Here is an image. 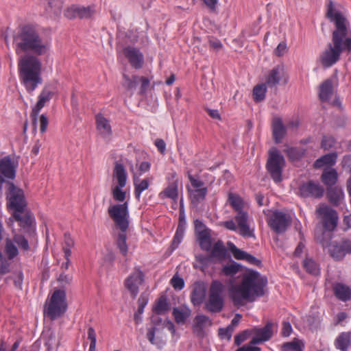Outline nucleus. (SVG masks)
<instances>
[{
    "mask_svg": "<svg viewBox=\"0 0 351 351\" xmlns=\"http://www.w3.org/2000/svg\"><path fill=\"white\" fill-rule=\"evenodd\" d=\"M13 43L17 54L32 53L22 56L18 62L20 80L27 91L31 93L43 83L42 63L37 56L48 53L50 49L49 43L43 39L34 26L25 25L20 27L14 35Z\"/></svg>",
    "mask_w": 351,
    "mask_h": 351,
    "instance_id": "obj_1",
    "label": "nucleus"
},
{
    "mask_svg": "<svg viewBox=\"0 0 351 351\" xmlns=\"http://www.w3.org/2000/svg\"><path fill=\"white\" fill-rule=\"evenodd\" d=\"M335 10L332 1H329L326 12L327 17L334 21L336 29L332 32V43L320 56V61L324 67H330L340 58L343 51H351V32L346 26V19L339 12Z\"/></svg>",
    "mask_w": 351,
    "mask_h": 351,
    "instance_id": "obj_2",
    "label": "nucleus"
},
{
    "mask_svg": "<svg viewBox=\"0 0 351 351\" xmlns=\"http://www.w3.org/2000/svg\"><path fill=\"white\" fill-rule=\"evenodd\" d=\"M267 278L258 271L250 270L242 278L241 282L230 289V298L235 306H241L264 295Z\"/></svg>",
    "mask_w": 351,
    "mask_h": 351,
    "instance_id": "obj_3",
    "label": "nucleus"
},
{
    "mask_svg": "<svg viewBox=\"0 0 351 351\" xmlns=\"http://www.w3.org/2000/svg\"><path fill=\"white\" fill-rule=\"evenodd\" d=\"M316 215L324 230L315 232L316 240L325 247L332 239V232L338 224V215L336 210L326 204H320L316 208Z\"/></svg>",
    "mask_w": 351,
    "mask_h": 351,
    "instance_id": "obj_4",
    "label": "nucleus"
},
{
    "mask_svg": "<svg viewBox=\"0 0 351 351\" xmlns=\"http://www.w3.org/2000/svg\"><path fill=\"white\" fill-rule=\"evenodd\" d=\"M228 202L234 210L237 212L234 217L239 226V233L244 238H255L254 230L248 223V214L243 211L244 202L241 197L236 194L228 195Z\"/></svg>",
    "mask_w": 351,
    "mask_h": 351,
    "instance_id": "obj_5",
    "label": "nucleus"
},
{
    "mask_svg": "<svg viewBox=\"0 0 351 351\" xmlns=\"http://www.w3.org/2000/svg\"><path fill=\"white\" fill-rule=\"evenodd\" d=\"M66 292L63 289H55L49 304L44 309V315L53 320L62 316L66 311Z\"/></svg>",
    "mask_w": 351,
    "mask_h": 351,
    "instance_id": "obj_6",
    "label": "nucleus"
},
{
    "mask_svg": "<svg viewBox=\"0 0 351 351\" xmlns=\"http://www.w3.org/2000/svg\"><path fill=\"white\" fill-rule=\"evenodd\" d=\"M224 285L218 280L212 282L209 292L208 298L205 303V309L210 313H219L223 310L224 306Z\"/></svg>",
    "mask_w": 351,
    "mask_h": 351,
    "instance_id": "obj_7",
    "label": "nucleus"
},
{
    "mask_svg": "<svg viewBox=\"0 0 351 351\" xmlns=\"http://www.w3.org/2000/svg\"><path fill=\"white\" fill-rule=\"evenodd\" d=\"M284 156L276 147H272L268 152L266 169L273 180L278 183L282 180V172L284 166Z\"/></svg>",
    "mask_w": 351,
    "mask_h": 351,
    "instance_id": "obj_8",
    "label": "nucleus"
},
{
    "mask_svg": "<svg viewBox=\"0 0 351 351\" xmlns=\"http://www.w3.org/2000/svg\"><path fill=\"white\" fill-rule=\"evenodd\" d=\"M5 188L8 208L14 212H25L27 202L23 191L14 183H7Z\"/></svg>",
    "mask_w": 351,
    "mask_h": 351,
    "instance_id": "obj_9",
    "label": "nucleus"
},
{
    "mask_svg": "<svg viewBox=\"0 0 351 351\" xmlns=\"http://www.w3.org/2000/svg\"><path fill=\"white\" fill-rule=\"evenodd\" d=\"M18 163V160L11 156H4L0 160V195H2L3 188L7 186V183H13Z\"/></svg>",
    "mask_w": 351,
    "mask_h": 351,
    "instance_id": "obj_10",
    "label": "nucleus"
},
{
    "mask_svg": "<svg viewBox=\"0 0 351 351\" xmlns=\"http://www.w3.org/2000/svg\"><path fill=\"white\" fill-rule=\"evenodd\" d=\"M110 218L121 232H126L129 227V212L127 202L110 206L108 209Z\"/></svg>",
    "mask_w": 351,
    "mask_h": 351,
    "instance_id": "obj_11",
    "label": "nucleus"
},
{
    "mask_svg": "<svg viewBox=\"0 0 351 351\" xmlns=\"http://www.w3.org/2000/svg\"><path fill=\"white\" fill-rule=\"evenodd\" d=\"M113 175L117 178L118 184L112 189V197L116 201L123 202L126 194L121 189L126 185L127 173L124 166L117 161L114 163Z\"/></svg>",
    "mask_w": 351,
    "mask_h": 351,
    "instance_id": "obj_12",
    "label": "nucleus"
},
{
    "mask_svg": "<svg viewBox=\"0 0 351 351\" xmlns=\"http://www.w3.org/2000/svg\"><path fill=\"white\" fill-rule=\"evenodd\" d=\"M188 178L193 187L192 189L188 190L191 203L195 206H197L206 199L208 189L204 186L203 181L195 178L190 173H188Z\"/></svg>",
    "mask_w": 351,
    "mask_h": 351,
    "instance_id": "obj_13",
    "label": "nucleus"
},
{
    "mask_svg": "<svg viewBox=\"0 0 351 351\" xmlns=\"http://www.w3.org/2000/svg\"><path fill=\"white\" fill-rule=\"evenodd\" d=\"M269 227L277 234L285 232V213L278 210H264Z\"/></svg>",
    "mask_w": 351,
    "mask_h": 351,
    "instance_id": "obj_14",
    "label": "nucleus"
},
{
    "mask_svg": "<svg viewBox=\"0 0 351 351\" xmlns=\"http://www.w3.org/2000/svg\"><path fill=\"white\" fill-rule=\"evenodd\" d=\"M14 217L16 221L19 223L23 232L29 235L35 232V226L34 224V219L29 211L27 212H14Z\"/></svg>",
    "mask_w": 351,
    "mask_h": 351,
    "instance_id": "obj_15",
    "label": "nucleus"
},
{
    "mask_svg": "<svg viewBox=\"0 0 351 351\" xmlns=\"http://www.w3.org/2000/svg\"><path fill=\"white\" fill-rule=\"evenodd\" d=\"M144 280V274L138 268L135 269L134 272L130 274L125 282L126 289L130 292L131 296L135 298L138 293V287Z\"/></svg>",
    "mask_w": 351,
    "mask_h": 351,
    "instance_id": "obj_16",
    "label": "nucleus"
},
{
    "mask_svg": "<svg viewBox=\"0 0 351 351\" xmlns=\"http://www.w3.org/2000/svg\"><path fill=\"white\" fill-rule=\"evenodd\" d=\"M327 247H330L329 252L330 256L337 260L343 258L347 254L351 253V241L343 239L339 243H334L330 245V242Z\"/></svg>",
    "mask_w": 351,
    "mask_h": 351,
    "instance_id": "obj_17",
    "label": "nucleus"
},
{
    "mask_svg": "<svg viewBox=\"0 0 351 351\" xmlns=\"http://www.w3.org/2000/svg\"><path fill=\"white\" fill-rule=\"evenodd\" d=\"M273 326L274 324L272 322H267L263 328H254L252 332L254 333L255 336L250 341V344H259L269 340L273 335Z\"/></svg>",
    "mask_w": 351,
    "mask_h": 351,
    "instance_id": "obj_18",
    "label": "nucleus"
},
{
    "mask_svg": "<svg viewBox=\"0 0 351 351\" xmlns=\"http://www.w3.org/2000/svg\"><path fill=\"white\" fill-rule=\"evenodd\" d=\"M53 92L44 88L38 96V100L36 106L33 108L31 112V117L32 118V123L36 126L37 122V117L39 114L40 110L45 106V104L49 101L53 96Z\"/></svg>",
    "mask_w": 351,
    "mask_h": 351,
    "instance_id": "obj_19",
    "label": "nucleus"
},
{
    "mask_svg": "<svg viewBox=\"0 0 351 351\" xmlns=\"http://www.w3.org/2000/svg\"><path fill=\"white\" fill-rule=\"evenodd\" d=\"M123 54L130 64L135 69H141L144 62L143 53L136 48L127 47L123 49Z\"/></svg>",
    "mask_w": 351,
    "mask_h": 351,
    "instance_id": "obj_20",
    "label": "nucleus"
},
{
    "mask_svg": "<svg viewBox=\"0 0 351 351\" xmlns=\"http://www.w3.org/2000/svg\"><path fill=\"white\" fill-rule=\"evenodd\" d=\"M324 192L323 187L313 181H309L300 187V193L303 197L319 198L323 196Z\"/></svg>",
    "mask_w": 351,
    "mask_h": 351,
    "instance_id": "obj_21",
    "label": "nucleus"
},
{
    "mask_svg": "<svg viewBox=\"0 0 351 351\" xmlns=\"http://www.w3.org/2000/svg\"><path fill=\"white\" fill-rule=\"evenodd\" d=\"M95 12L93 6H72L66 11L69 18L89 19Z\"/></svg>",
    "mask_w": 351,
    "mask_h": 351,
    "instance_id": "obj_22",
    "label": "nucleus"
},
{
    "mask_svg": "<svg viewBox=\"0 0 351 351\" xmlns=\"http://www.w3.org/2000/svg\"><path fill=\"white\" fill-rule=\"evenodd\" d=\"M212 324V320L209 317L203 314H199L194 317L192 330L196 336L202 338L204 336V328L206 326H210Z\"/></svg>",
    "mask_w": 351,
    "mask_h": 351,
    "instance_id": "obj_23",
    "label": "nucleus"
},
{
    "mask_svg": "<svg viewBox=\"0 0 351 351\" xmlns=\"http://www.w3.org/2000/svg\"><path fill=\"white\" fill-rule=\"evenodd\" d=\"M271 129L274 143L276 144L281 143L285 135V126L280 117H274L272 119Z\"/></svg>",
    "mask_w": 351,
    "mask_h": 351,
    "instance_id": "obj_24",
    "label": "nucleus"
},
{
    "mask_svg": "<svg viewBox=\"0 0 351 351\" xmlns=\"http://www.w3.org/2000/svg\"><path fill=\"white\" fill-rule=\"evenodd\" d=\"M206 296V287L204 282H196L193 285L191 301L193 305L201 304Z\"/></svg>",
    "mask_w": 351,
    "mask_h": 351,
    "instance_id": "obj_25",
    "label": "nucleus"
},
{
    "mask_svg": "<svg viewBox=\"0 0 351 351\" xmlns=\"http://www.w3.org/2000/svg\"><path fill=\"white\" fill-rule=\"evenodd\" d=\"M284 65L278 64L274 67L266 77L265 84L269 87H274L279 84L281 77L284 75Z\"/></svg>",
    "mask_w": 351,
    "mask_h": 351,
    "instance_id": "obj_26",
    "label": "nucleus"
},
{
    "mask_svg": "<svg viewBox=\"0 0 351 351\" xmlns=\"http://www.w3.org/2000/svg\"><path fill=\"white\" fill-rule=\"evenodd\" d=\"M332 287L335 295L339 300L347 302L351 299V289L348 286L341 282H335Z\"/></svg>",
    "mask_w": 351,
    "mask_h": 351,
    "instance_id": "obj_27",
    "label": "nucleus"
},
{
    "mask_svg": "<svg viewBox=\"0 0 351 351\" xmlns=\"http://www.w3.org/2000/svg\"><path fill=\"white\" fill-rule=\"evenodd\" d=\"M334 93L332 82L328 79L325 80L319 86V97L322 101H328Z\"/></svg>",
    "mask_w": 351,
    "mask_h": 351,
    "instance_id": "obj_28",
    "label": "nucleus"
},
{
    "mask_svg": "<svg viewBox=\"0 0 351 351\" xmlns=\"http://www.w3.org/2000/svg\"><path fill=\"white\" fill-rule=\"evenodd\" d=\"M335 346L337 349L341 351H348L351 346V332H343L339 335L335 341Z\"/></svg>",
    "mask_w": 351,
    "mask_h": 351,
    "instance_id": "obj_29",
    "label": "nucleus"
},
{
    "mask_svg": "<svg viewBox=\"0 0 351 351\" xmlns=\"http://www.w3.org/2000/svg\"><path fill=\"white\" fill-rule=\"evenodd\" d=\"M337 158V154L336 152H332L327 154H325L320 157L319 158L317 159L313 166L315 168H321L324 167V165H333L335 164Z\"/></svg>",
    "mask_w": 351,
    "mask_h": 351,
    "instance_id": "obj_30",
    "label": "nucleus"
},
{
    "mask_svg": "<svg viewBox=\"0 0 351 351\" xmlns=\"http://www.w3.org/2000/svg\"><path fill=\"white\" fill-rule=\"evenodd\" d=\"M96 123L97 129L102 135H110L112 134L109 121L102 114H98L96 116Z\"/></svg>",
    "mask_w": 351,
    "mask_h": 351,
    "instance_id": "obj_31",
    "label": "nucleus"
},
{
    "mask_svg": "<svg viewBox=\"0 0 351 351\" xmlns=\"http://www.w3.org/2000/svg\"><path fill=\"white\" fill-rule=\"evenodd\" d=\"M337 172L335 169H325L322 174L321 180L326 186L334 185L337 180Z\"/></svg>",
    "mask_w": 351,
    "mask_h": 351,
    "instance_id": "obj_32",
    "label": "nucleus"
},
{
    "mask_svg": "<svg viewBox=\"0 0 351 351\" xmlns=\"http://www.w3.org/2000/svg\"><path fill=\"white\" fill-rule=\"evenodd\" d=\"M172 314L177 324H184L186 319L190 317L191 311L188 308L175 307L173 309Z\"/></svg>",
    "mask_w": 351,
    "mask_h": 351,
    "instance_id": "obj_33",
    "label": "nucleus"
},
{
    "mask_svg": "<svg viewBox=\"0 0 351 351\" xmlns=\"http://www.w3.org/2000/svg\"><path fill=\"white\" fill-rule=\"evenodd\" d=\"M169 309V305L165 295H161L155 302L153 311L157 315H163Z\"/></svg>",
    "mask_w": 351,
    "mask_h": 351,
    "instance_id": "obj_34",
    "label": "nucleus"
},
{
    "mask_svg": "<svg viewBox=\"0 0 351 351\" xmlns=\"http://www.w3.org/2000/svg\"><path fill=\"white\" fill-rule=\"evenodd\" d=\"M267 86L265 83L258 84L253 88L252 98L255 102H261L265 99Z\"/></svg>",
    "mask_w": 351,
    "mask_h": 351,
    "instance_id": "obj_35",
    "label": "nucleus"
},
{
    "mask_svg": "<svg viewBox=\"0 0 351 351\" xmlns=\"http://www.w3.org/2000/svg\"><path fill=\"white\" fill-rule=\"evenodd\" d=\"M200 235L196 237L200 248L202 250L210 252L212 248V239L210 232L207 233L200 232Z\"/></svg>",
    "mask_w": 351,
    "mask_h": 351,
    "instance_id": "obj_36",
    "label": "nucleus"
},
{
    "mask_svg": "<svg viewBox=\"0 0 351 351\" xmlns=\"http://www.w3.org/2000/svg\"><path fill=\"white\" fill-rule=\"evenodd\" d=\"M125 232H126L121 231V232L118 234L116 239V245L119 250L120 253L124 256L128 254V246L126 242L127 236Z\"/></svg>",
    "mask_w": 351,
    "mask_h": 351,
    "instance_id": "obj_37",
    "label": "nucleus"
},
{
    "mask_svg": "<svg viewBox=\"0 0 351 351\" xmlns=\"http://www.w3.org/2000/svg\"><path fill=\"white\" fill-rule=\"evenodd\" d=\"M211 256L218 258H223L226 255V248L222 241L219 240L213 245L210 250Z\"/></svg>",
    "mask_w": 351,
    "mask_h": 351,
    "instance_id": "obj_38",
    "label": "nucleus"
},
{
    "mask_svg": "<svg viewBox=\"0 0 351 351\" xmlns=\"http://www.w3.org/2000/svg\"><path fill=\"white\" fill-rule=\"evenodd\" d=\"M303 267L311 275L318 276L320 273L319 265L312 258H305L303 261Z\"/></svg>",
    "mask_w": 351,
    "mask_h": 351,
    "instance_id": "obj_39",
    "label": "nucleus"
},
{
    "mask_svg": "<svg viewBox=\"0 0 351 351\" xmlns=\"http://www.w3.org/2000/svg\"><path fill=\"white\" fill-rule=\"evenodd\" d=\"M134 195L136 199H139L141 193L146 190L149 186V182L147 179H144L141 181L139 180L136 176H134Z\"/></svg>",
    "mask_w": 351,
    "mask_h": 351,
    "instance_id": "obj_40",
    "label": "nucleus"
},
{
    "mask_svg": "<svg viewBox=\"0 0 351 351\" xmlns=\"http://www.w3.org/2000/svg\"><path fill=\"white\" fill-rule=\"evenodd\" d=\"M4 250L9 260L13 259L19 254L18 248L14 244L13 239H10L8 238L5 239Z\"/></svg>",
    "mask_w": 351,
    "mask_h": 351,
    "instance_id": "obj_41",
    "label": "nucleus"
},
{
    "mask_svg": "<svg viewBox=\"0 0 351 351\" xmlns=\"http://www.w3.org/2000/svg\"><path fill=\"white\" fill-rule=\"evenodd\" d=\"M343 192L341 189L331 188L328 190L327 196L329 201L334 205H337L339 201L343 198Z\"/></svg>",
    "mask_w": 351,
    "mask_h": 351,
    "instance_id": "obj_42",
    "label": "nucleus"
},
{
    "mask_svg": "<svg viewBox=\"0 0 351 351\" xmlns=\"http://www.w3.org/2000/svg\"><path fill=\"white\" fill-rule=\"evenodd\" d=\"M47 3L45 10L48 12L58 14L62 8V0H45Z\"/></svg>",
    "mask_w": 351,
    "mask_h": 351,
    "instance_id": "obj_43",
    "label": "nucleus"
},
{
    "mask_svg": "<svg viewBox=\"0 0 351 351\" xmlns=\"http://www.w3.org/2000/svg\"><path fill=\"white\" fill-rule=\"evenodd\" d=\"M164 196L172 199H176L178 197V184L173 182L169 184L162 192Z\"/></svg>",
    "mask_w": 351,
    "mask_h": 351,
    "instance_id": "obj_44",
    "label": "nucleus"
},
{
    "mask_svg": "<svg viewBox=\"0 0 351 351\" xmlns=\"http://www.w3.org/2000/svg\"><path fill=\"white\" fill-rule=\"evenodd\" d=\"M11 260L5 257L0 251V275H5L10 272Z\"/></svg>",
    "mask_w": 351,
    "mask_h": 351,
    "instance_id": "obj_45",
    "label": "nucleus"
},
{
    "mask_svg": "<svg viewBox=\"0 0 351 351\" xmlns=\"http://www.w3.org/2000/svg\"><path fill=\"white\" fill-rule=\"evenodd\" d=\"M184 227L182 224L178 225L171 243V246L173 250L178 247L179 244L180 243L184 237Z\"/></svg>",
    "mask_w": 351,
    "mask_h": 351,
    "instance_id": "obj_46",
    "label": "nucleus"
},
{
    "mask_svg": "<svg viewBox=\"0 0 351 351\" xmlns=\"http://www.w3.org/2000/svg\"><path fill=\"white\" fill-rule=\"evenodd\" d=\"M12 239L18 246L24 251H27L29 249V243L27 239L21 234H14Z\"/></svg>",
    "mask_w": 351,
    "mask_h": 351,
    "instance_id": "obj_47",
    "label": "nucleus"
},
{
    "mask_svg": "<svg viewBox=\"0 0 351 351\" xmlns=\"http://www.w3.org/2000/svg\"><path fill=\"white\" fill-rule=\"evenodd\" d=\"M10 280H13L14 285L16 288L21 289L23 281V274L21 271H19L13 274L12 276H8L5 278V282H8Z\"/></svg>",
    "mask_w": 351,
    "mask_h": 351,
    "instance_id": "obj_48",
    "label": "nucleus"
},
{
    "mask_svg": "<svg viewBox=\"0 0 351 351\" xmlns=\"http://www.w3.org/2000/svg\"><path fill=\"white\" fill-rule=\"evenodd\" d=\"M287 154L289 158V160L293 162H297L304 155V152L299 148H290L287 149Z\"/></svg>",
    "mask_w": 351,
    "mask_h": 351,
    "instance_id": "obj_49",
    "label": "nucleus"
},
{
    "mask_svg": "<svg viewBox=\"0 0 351 351\" xmlns=\"http://www.w3.org/2000/svg\"><path fill=\"white\" fill-rule=\"evenodd\" d=\"M303 342L297 338H294L291 342H287V351H303Z\"/></svg>",
    "mask_w": 351,
    "mask_h": 351,
    "instance_id": "obj_50",
    "label": "nucleus"
},
{
    "mask_svg": "<svg viewBox=\"0 0 351 351\" xmlns=\"http://www.w3.org/2000/svg\"><path fill=\"white\" fill-rule=\"evenodd\" d=\"M230 250L232 253L234 257L237 260H245L247 252L241 250L236 247L233 243H229Z\"/></svg>",
    "mask_w": 351,
    "mask_h": 351,
    "instance_id": "obj_51",
    "label": "nucleus"
},
{
    "mask_svg": "<svg viewBox=\"0 0 351 351\" xmlns=\"http://www.w3.org/2000/svg\"><path fill=\"white\" fill-rule=\"evenodd\" d=\"M124 83L123 86L128 89V90H132L136 87V85L138 84V76L134 75L132 78H130L128 76L124 75Z\"/></svg>",
    "mask_w": 351,
    "mask_h": 351,
    "instance_id": "obj_52",
    "label": "nucleus"
},
{
    "mask_svg": "<svg viewBox=\"0 0 351 351\" xmlns=\"http://www.w3.org/2000/svg\"><path fill=\"white\" fill-rule=\"evenodd\" d=\"M239 265L237 263H232L224 266L222 269V272L226 276H234L239 271Z\"/></svg>",
    "mask_w": 351,
    "mask_h": 351,
    "instance_id": "obj_53",
    "label": "nucleus"
},
{
    "mask_svg": "<svg viewBox=\"0 0 351 351\" xmlns=\"http://www.w3.org/2000/svg\"><path fill=\"white\" fill-rule=\"evenodd\" d=\"M194 225H195V232L196 237L200 235L201 234L200 232L207 233L208 232H210V230L207 228L206 226L204 225V223L199 219H195L194 221Z\"/></svg>",
    "mask_w": 351,
    "mask_h": 351,
    "instance_id": "obj_54",
    "label": "nucleus"
},
{
    "mask_svg": "<svg viewBox=\"0 0 351 351\" xmlns=\"http://www.w3.org/2000/svg\"><path fill=\"white\" fill-rule=\"evenodd\" d=\"M336 141L332 136H324L322 140L321 147L325 150H328L333 147Z\"/></svg>",
    "mask_w": 351,
    "mask_h": 351,
    "instance_id": "obj_55",
    "label": "nucleus"
},
{
    "mask_svg": "<svg viewBox=\"0 0 351 351\" xmlns=\"http://www.w3.org/2000/svg\"><path fill=\"white\" fill-rule=\"evenodd\" d=\"M88 339L90 341V351H95L96 348V333L93 327L88 329Z\"/></svg>",
    "mask_w": 351,
    "mask_h": 351,
    "instance_id": "obj_56",
    "label": "nucleus"
},
{
    "mask_svg": "<svg viewBox=\"0 0 351 351\" xmlns=\"http://www.w3.org/2000/svg\"><path fill=\"white\" fill-rule=\"evenodd\" d=\"M171 285L175 289L181 290L184 287V282L182 278L176 274L171 280Z\"/></svg>",
    "mask_w": 351,
    "mask_h": 351,
    "instance_id": "obj_57",
    "label": "nucleus"
},
{
    "mask_svg": "<svg viewBox=\"0 0 351 351\" xmlns=\"http://www.w3.org/2000/svg\"><path fill=\"white\" fill-rule=\"evenodd\" d=\"M250 332L248 330H243V332L237 334L234 337V343L237 346H240L243 341H245L249 337Z\"/></svg>",
    "mask_w": 351,
    "mask_h": 351,
    "instance_id": "obj_58",
    "label": "nucleus"
},
{
    "mask_svg": "<svg viewBox=\"0 0 351 351\" xmlns=\"http://www.w3.org/2000/svg\"><path fill=\"white\" fill-rule=\"evenodd\" d=\"M141 83V87L139 93L141 95H143L145 93L149 85V80L147 77L141 76L138 78V83Z\"/></svg>",
    "mask_w": 351,
    "mask_h": 351,
    "instance_id": "obj_59",
    "label": "nucleus"
},
{
    "mask_svg": "<svg viewBox=\"0 0 351 351\" xmlns=\"http://www.w3.org/2000/svg\"><path fill=\"white\" fill-rule=\"evenodd\" d=\"M234 331V329L232 326H228L226 328H219V335L221 338H227L228 340L231 339L232 334Z\"/></svg>",
    "mask_w": 351,
    "mask_h": 351,
    "instance_id": "obj_60",
    "label": "nucleus"
},
{
    "mask_svg": "<svg viewBox=\"0 0 351 351\" xmlns=\"http://www.w3.org/2000/svg\"><path fill=\"white\" fill-rule=\"evenodd\" d=\"M285 53V43L280 42L274 51V54L278 57H282Z\"/></svg>",
    "mask_w": 351,
    "mask_h": 351,
    "instance_id": "obj_61",
    "label": "nucleus"
},
{
    "mask_svg": "<svg viewBox=\"0 0 351 351\" xmlns=\"http://www.w3.org/2000/svg\"><path fill=\"white\" fill-rule=\"evenodd\" d=\"M48 118L45 114H41L40 117V131L41 133L46 132L48 125Z\"/></svg>",
    "mask_w": 351,
    "mask_h": 351,
    "instance_id": "obj_62",
    "label": "nucleus"
},
{
    "mask_svg": "<svg viewBox=\"0 0 351 351\" xmlns=\"http://www.w3.org/2000/svg\"><path fill=\"white\" fill-rule=\"evenodd\" d=\"M222 226L229 230L236 231L237 229L239 230L238 225L237 226L235 222L232 219L223 221Z\"/></svg>",
    "mask_w": 351,
    "mask_h": 351,
    "instance_id": "obj_63",
    "label": "nucleus"
},
{
    "mask_svg": "<svg viewBox=\"0 0 351 351\" xmlns=\"http://www.w3.org/2000/svg\"><path fill=\"white\" fill-rule=\"evenodd\" d=\"M341 164L343 169L351 173V155L345 156Z\"/></svg>",
    "mask_w": 351,
    "mask_h": 351,
    "instance_id": "obj_64",
    "label": "nucleus"
}]
</instances>
